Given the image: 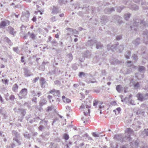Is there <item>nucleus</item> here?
I'll list each match as a JSON object with an SVG mask.
<instances>
[{"label":"nucleus","mask_w":148,"mask_h":148,"mask_svg":"<svg viewBox=\"0 0 148 148\" xmlns=\"http://www.w3.org/2000/svg\"><path fill=\"white\" fill-rule=\"evenodd\" d=\"M148 27V22L147 23H145L144 22L139 19H136L134 21L133 25L131 26L130 28L132 30H134L136 31L137 28L138 27H141L142 26Z\"/></svg>","instance_id":"f257e3e1"},{"label":"nucleus","mask_w":148,"mask_h":148,"mask_svg":"<svg viewBox=\"0 0 148 148\" xmlns=\"http://www.w3.org/2000/svg\"><path fill=\"white\" fill-rule=\"evenodd\" d=\"M48 122L47 121H45L44 120H42L39 122L40 125L38 127V130L39 131H45V129L48 130L49 126L47 125V123Z\"/></svg>","instance_id":"f03ea898"},{"label":"nucleus","mask_w":148,"mask_h":148,"mask_svg":"<svg viewBox=\"0 0 148 148\" xmlns=\"http://www.w3.org/2000/svg\"><path fill=\"white\" fill-rule=\"evenodd\" d=\"M13 135V142H15L18 145H20L21 143L20 140L21 139L20 134L15 130H13L12 132Z\"/></svg>","instance_id":"7ed1b4c3"},{"label":"nucleus","mask_w":148,"mask_h":148,"mask_svg":"<svg viewBox=\"0 0 148 148\" xmlns=\"http://www.w3.org/2000/svg\"><path fill=\"white\" fill-rule=\"evenodd\" d=\"M138 99L140 101H143L148 99V93L145 94L138 93L136 95Z\"/></svg>","instance_id":"20e7f679"},{"label":"nucleus","mask_w":148,"mask_h":148,"mask_svg":"<svg viewBox=\"0 0 148 148\" xmlns=\"http://www.w3.org/2000/svg\"><path fill=\"white\" fill-rule=\"evenodd\" d=\"M90 109L88 110L86 112L84 111V116H82L81 118V120L84 121V123L85 122H88L89 120V116H90Z\"/></svg>","instance_id":"39448f33"},{"label":"nucleus","mask_w":148,"mask_h":148,"mask_svg":"<svg viewBox=\"0 0 148 148\" xmlns=\"http://www.w3.org/2000/svg\"><path fill=\"white\" fill-rule=\"evenodd\" d=\"M91 103V101L90 100L88 99H86L84 103L82 104L80 108L81 109H84L86 107L88 110L90 107Z\"/></svg>","instance_id":"423d86ee"},{"label":"nucleus","mask_w":148,"mask_h":148,"mask_svg":"<svg viewBox=\"0 0 148 148\" xmlns=\"http://www.w3.org/2000/svg\"><path fill=\"white\" fill-rule=\"evenodd\" d=\"M27 89L24 88L22 89L20 91L18 96L20 99L23 98H25L27 94Z\"/></svg>","instance_id":"0eeeda50"},{"label":"nucleus","mask_w":148,"mask_h":148,"mask_svg":"<svg viewBox=\"0 0 148 148\" xmlns=\"http://www.w3.org/2000/svg\"><path fill=\"white\" fill-rule=\"evenodd\" d=\"M29 14V12L27 11L25 14L22 16L21 19L23 22L27 21H28Z\"/></svg>","instance_id":"6e6552de"},{"label":"nucleus","mask_w":148,"mask_h":148,"mask_svg":"<svg viewBox=\"0 0 148 148\" xmlns=\"http://www.w3.org/2000/svg\"><path fill=\"white\" fill-rule=\"evenodd\" d=\"M138 140H136L133 141L130 143V148H136L138 147Z\"/></svg>","instance_id":"1a4fd4ad"},{"label":"nucleus","mask_w":148,"mask_h":148,"mask_svg":"<svg viewBox=\"0 0 148 148\" xmlns=\"http://www.w3.org/2000/svg\"><path fill=\"white\" fill-rule=\"evenodd\" d=\"M40 83L41 84V87L43 88H45V87L46 85L47 84L45 79L42 77L40 78Z\"/></svg>","instance_id":"9d476101"},{"label":"nucleus","mask_w":148,"mask_h":148,"mask_svg":"<svg viewBox=\"0 0 148 148\" xmlns=\"http://www.w3.org/2000/svg\"><path fill=\"white\" fill-rule=\"evenodd\" d=\"M113 18L114 20H113V21L115 22V21H117L118 23L120 24H121L123 22L121 20V18L118 16L115 15L113 16Z\"/></svg>","instance_id":"9b49d317"},{"label":"nucleus","mask_w":148,"mask_h":148,"mask_svg":"<svg viewBox=\"0 0 148 148\" xmlns=\"http://www.w3.org/2000/svg\"><path fill=\"white\" fill-rule=\"evenodd\" d=\"M97 40L95 39H93L88 40L86 43V45L87 46H91L93 45L95 43H96Z\"/></svg>","instance_id":"f8f14e48"},{"label":"nucleus","mask_w":148,"mask_h":148,"mask_svg":"<svg viewBox=\"0 0 148 148\" xmlns=\"http://www.w3.org/2000/svg\"><path fill=\"white\" fill-rule=\"evenodd\" d=\"M49 93L53 94L54 95L56 96L59 97L60 92L59 90H57L55 89H53L49 91Z\"/></svg>","instance_id":"ddd939ff"},{"label":"nucleus","mask_w":148,"mask_h":148,"mask_svg":"<svg viewBox=\"0 0 148 148\" xmlns=\"http://www.w3.org/2000/svg\"><path fill=\"white\" fill-rule=\"evenodd\" d=\"M9 25V22L8 21H2L0 23V28H3L7 25Z\"/></svg>","instance_id":"4468645a"},{"label":"nucleus","mask_w":148,"mask_h":148,"mask_svg":"<svg viewBox=\"0 0 148 148\" xmlns=\"http://www.w3.org/2000/svg\"><path fill=\"white\" fill-rule=\"evenodd\" d=\"M101 23L103 24H105L108 21V17L106 16H102L101 17Z\"/></svg>","instance_id":"2eb2a0df"},{"label":"nucleus","mask_w":148,"mask_h":148,"mask_svg":"<svg viewBox=\"0 0 148 148\" xmlns=\"http://www.w3.org/2000/svg\"><path fill=\"white\" fill-rule=\"evenodd\" d=\"M114 138L121 141H123L124 139L122 134L116 135L114 136Z\"/></svg>","instance_id":"dca6fc26"},{"label":"nucleus","mask_w":148,"mask_h":148,"mask_svg":"<svg viewBox=\"0 0 148 148\" xmlns=\"http://www.w3.org/2000/svg\"><path fill=\"white\" fill-rule=\"evenodd\" d=\"M50 133L49 132H48L46 133H42L41 135V136L45 140H48V137L47 136H48L49 135Z\"/></svg>","instance_id":"f3484780"},{"label":"nucleus","mask_w":148,"mask_h":148,"mask_svg":"<svg viewBox=\"0 0 148 148\" xmlns=\"http://www.w3.org/2000/svg\"><path fill=\"white\" fill-rule=\"evenodd\" d=\"M16 109L14 108V110L15 111V112H17L21 113L23 116H24L26 113V112L25 110L23 109H18L17 110H15Z\"/></svg>","instance_id":"a211bd4d"},{"label":"nucleus","mask_w":148,"mask_h":148,"mask_svg":"<svg viewBox=\"0 0 148 148\" xmlns=\"http://www.w3.org/2000/svg\"><path fill=\"white\" fill-rule=\"evenodd\" d=\"M114 11V8H106L104 10L105 13L107 14H110Z\"/></svg>","instance_id":"6ab92c4d"},{"label":"nucleus","mask_w":148,"mask_h":148,"mask_svg":"<svg viewBox=\"0 0 148 148\" xmlns=\"http://www.w3.org/2000/svg\"><path fill=\"white\" fill-rule=\"evenodd\" d=\"M132 140V139L130 137V135H126L124 138L123 141L125 142L130 141Z\"/></svg>","instance_id":"aec40b11"},{"label":"nucleus","mask_w":148,"mask_h":148,"mask_svg":"<svg viewBox=\"0 0 148 148\" xmlns=\"http://www.w3.org/2000/svg\"><path fill=\"white\" fill-rule=\"evenodd\" d=\"M141 1L142 7L145 9H148V7H145V6L147 5L148 4V3L146 2L144 0H141Z\"/></svg>","instance_id":"412c9836"},{"label":"nucleus","mask_w":148,"mask_h":148,"mask_svg":"<svg viewBox=\"0 0 148 148\" xmlns=\"http://www.w3.org/2000/svg\"><path fill=\"white\" fill-rule=\"evenodd\" d=\"M47 102L46 99L44 98H42L40 100V105L42 106L43 105L45 104Z\"/></svg>","instance_id":"4be33fe9"},{"label":"nucleus","mask_w":148,"mask_h":148,"mask_svg":"<svg viewBox=\"0 0 148 148\" xmlns=\"http://www.w3.org/2000/svg\"><path fill=\"white\" fill-rule=\"evenodd\" d=\"M125 132L127 134V135H130L133 133V131L131 128H128L125 130Z\"/></svg>","instance_id":"5701e85b"},{"label":"nucleus","mask_w":148,"mask_h":148,"mask_svg":"<svg viewBox=\"0 0 148 148\" xmlns=\"http://www.w3.org/2000/svg\"><path fill=\"white\" fill-rule=\"evenodd\" d=\"M102 102H101L99 101H97L96 100H94L93 101V106H95V108L97 107V105H99V106L100 104H102Z\"/></svg>","instance_id":"b1692460"},{"label":"nucleus","mask_w":148,"mask_h":148,"mask_svg":"<svg viewBox=\"0 0 148 148\" xmlns=\"http://www.w3.org/2000/svg\"><path fill=\"white\" fill-rule=\"evenodd\" d=\"M58 8L56 7H53L52 12V14H56L59 12Z\"/></svg>","instance_id":"393cba45"},{"label":"nucleus","mask_w":148,"mask_h":148,"mask_svg":"<svg viewBox=\"0 0 148 148\" xmlns=\"http://www.w3.org/2000/svg\"><path fill=\"white\" fill-rule=\"evenodd\" d=\"M24 73L25 75L26 76V77H27L31 76V74L30 73V72L28 70L26 69H24Z\"/></svg>","instance_id":"a878e982"},{"label":"nucleus","mask_w":148,"mask_h":148,"mask_svg":"<svg viewBox=\"0 0 148 148\" xmlns=\"http://www.w3.org/2000/svg\"><path fill=\"white\" fill-rule=\"evenodd\" d=\"M132 42L136 46L138 45L140 43V39L138 38H137L134 40Z\"/></svg>","instance_id":"bb28decb"},{"label":"nucleus","mask_w":148,"mask_h":148,"mask_svg":"<svg viewBox=\"0 0 148 148\" xmlns=\"http://www.w3.org/2000/svg\"><path fill=\"white\" fill-rule=\"evenodd\" d=\"M96 43V48L97 49H101L103 47V45L100 42H97Z\"/></svg>","instance_id":"cd10ccee"},{"label":"nucleus","mask_w":148,"mask_h":148,"mask_svg":"<svg viewBox=\"0 0 148 148\" xmlns=\"http://www.w3.org/2000/svg\"><path fill=\"white\" fill-rule=\"evenodd\" d=\"M116 89L118 92H121L123 89V88L121 85H117L116 87Z\"/></svg>","instance_id":"c85d7f7f"},{"label":"nucleus","mask_w":148,"mask_h":148,"mask_svg":"<svg viewBox=\"0 0 148 148\" xmlns=\"http://www.w3.org/2000/svg\"><path fill=\"white\" fill-rule=\"evenodd\" d=\"M66 60L68 61H71L73 59V56L71 54H69L66 56Z\"/></svg>","instance_id":"c756f323"},{"label":"nucleus","mask_w":148,"mask_h":148,"mask_svg":"<svg viewBox=\"0 0 148 148\" xmlns=\"http://www.w3.org/2000/svg\"><path fill=\"white\" fill-rule=\"evenodd\" d=\"M17 145L15 142H13L10 145L7 146V148H14L16 145Z\"/></svg>","instance_id":"7c9ffc66"},{"label":"nucleus","mask_w":148,"mask_h":148,"mask_svg":"<svg viewBox=\"0 0 148 148\" xmlns=\"http://www.w3.org/2000/svg\"><path fill=\"white\" fill-rule=\"evenodd\" d=\"M8 30L9 32L10 33V34H12V35H14L15 33L14 32V29L13 28H12V27H11L10 26H9L8 27Z\"/></svg>","instance_id":"2f4dec72"},{"label":"nucleus","mask_w":148,"mask_h":148,"mask_svg":"<svg viewBox=\"0 0 148 148\" xmlns=\"http://www.w3.org/2000/svg\"><path fill=\"white\" fill-rule=\"evenodd\" d=\"M143 36L145 40L146 39H148V31H145L144 32L143 34Z\"/></svg>","instance_id":"473e14b6"},{"label":"nucleus","mask_w":148,"mask_h":148,"mask_svg":"<svg viewBox=\"0 0 148 148\" xmlns=\"http://www.w3.org/2000/svg\"><path fill=\"white\" fill-rule=\"evenodd\" d=\"M91 55V53L88 50H87L84 54V56L86 58L90 57Z\"/></svg>","instance_id":"72a5a7b5"},{"label":"nucleus","mask_w":148,"mask_h":148,"mask_svg":"<svg viewBox=\"0 0 148 148\" xmlns=\"http://www.w3.org/2000/svg\"><path fill=\"white\" fill-rule=\"evenodd\" d=\"M24 136L25 138L29 139L31 137V135L30 134L28 133L27 132H26L24 134Z\"/></svg>","instance_id":"f704fd0d"},{"label":"nucleus","mask_w":148,"mask_h":148,"mask_svg":"<svg viewBox=\"0 0 148 148\" xmlns=\"http://www.w3.org/2000/svg\"><path fill=\"white\" fill-rule=\"evenodd\" d=\"M130 8L132 10H136L138 9V7L136 4H133L131 6Z\"/></svg>","instance_id":"c9c22d12"},{"label":"nucleus","mask_w":148,"mask_h":148,"mask_svg":"<svg viewBox=\"0 0 148 148\" xmlns=\"http://www.w3.org/2000/svg\"><path fill=\"white\" fill-rule=\"evenodd\" d=\"M4 39L5 42L8 43V44L10 46H11L12 43L11 42L10 40L8 38L5 37Z\"/></svg>","instance_id":"e433bc0d"},{"label":"nucleus","mask_w":148,"mask_h":148,"mask_svg":"<svg viewBox=\"0 0 148 148\" xmlns=\"http://www.w3.org/2000/svg\"><path fill=\"white\" fill-rule=\"evenodd\" d=\"M18 88V86L17 85V84H15L13 85L12 89V90L16 92L17 91Z\"/></svg>","instance_id":"4c0bfd02"},{"label":"nucleus","mask_w":148,"mask_h":148,"mask_svg":"<svg viewBox=\"0 0 148 148\" xmlns=\"http://www.w3.org/2000/svg\"><path fill=\"white\" fill-rule=\"evenodd\" d=\"M131 14L130 13H128L124 15V18L126 20H128L130 17Z\"/></svg>","instance_id":"58836bf2"},{"label":"nucleus","mask_w":148,"mask_h":148,"mask_svg":"<svg viewBox=\"0 0 148 148\" xmlns=\"http://www.w3.org/2000/svg\"><path fill=\"white\" fill-rule=\"evenodd\" d=\"M28 34L29 35L30 37L32 39H34L35 37L36 36V35L33 33H30V32H29L28 33Z\"/></svg>","instance_id":"ea45409f"},{"label":"nucleus","mask_w":148,"mask_h":148,"mask_svg":"<svg viewBox=\"0 0 148 148\" xmlns=\"http://www.w3.org/2000/svg\"><path fill=\"white\" fill-rule=\"evenodd\" d=\"M57 144L51 143L49 147L50 148H57Z\"/></svg>","instance_id":"a19ab883"},{"label":"nucleus","mask_w":148,"mask_h":148,"mask_svg":"<svg viewBox=\"0 0 148 148\" xmlns=\"http://www.w3.org/2000/svg\"><path fill=\"white\" fill-rule=\"evenodd\" d=\"M138 70L140 72H144L145 70V68L143 66H140Z\"/></svg>","instance_id":"79ce46f5"},{"label":"nucleus","mask_w":148,"mask_h":148,"mask_svg":"<svg viewBox=\"0 0 148 148\" xmlns=\"http://www.w3.org/2000/svg\"><path fill=\"white\" fill-rule=\"evenodd\" d=\"M128 101L130 103L132 104V105H135V103H134V101L131 99L130 97H129V98Z\"/></svg>","instance_id":"37998d69"},{"label":"nucleus","mask_w":148,"mask_h":148,"mask_svg":"<svg viewBox=\"0 0 148 148\" xmlns=\"http://www.w3.org/2000/svg\"><path fill=\"white\" fill-rule=\"evenodd\" d=\"M86 73L82 72H80L79 74V76L80 77H82V76L84 77L86 75Z\"/></svg>","instance_id":"c03bdc74"},{"label":"nucleus","mask_w":148,"mask_h":148,"mask_svg":"<svg viewBox=\"0 0 148 148\" xmlns=\"http://www.w3.org/2000/svg\"><path fill=\"white\" fill-rule=\"evenodd\" d=\"M142 56L143 58L145 59H148L147 54L145 52H143V54H142Z\"/></svg>","instance_id":"a18cd8bd"},{"label":"nucleus","mask_w":148,"mask_h":148,"mask_svg":"<svg viewBox=\"0 0 148 148\" xmlns=\"http://www.w3.org/2000/svg\"><path fill=\"white\" fill-rule=\"evenodd\" d=\"M120 62L118 60H115L114 61L111 62V64H119Z\"/></svg>","instance_id":"49530a36"},{"label":"nucleus","mask_w":148,"mask_h":148,"mask_svg":"<svg viewBox=\"0 0 148 148\" xmlns=\"http://www.w3.org/2000/svg\"><path fill=\"white\" fill-rule=\"evenodd\" d=\"M131 52L130 51H128L127 52V53L125 54V57L127 59H129V58L130 56Z\"/></svg>","instance_id":"de8ad7c7"},{"label":"nucleus","mask_w":148,"mask_h":148,"mask_svg":"<svg viewBox=\"0 0 148 148\" xmlns=\"http://www.w3.org/2000/svg\"><path fill=\"white\" fill-rule=\"evenodd\" d=\"M63 138L65 140H68L69 138V136L68 134L65 133L63 135Z\"/></svg>","instance_id":"09e8293b"},{"label":"nucleus","mask_w":148,"mask_h":148,"mask_svg":"<svg viewBox=\"0 0 148 148\" xmlns=\"http://www.w3.org/2000/svg\"><path fill=\"white\" fill-rule=\"evenodd\" d=\"M124 8V7L123 6H121L118 7L117 10V12H120L121 10Z\"/></svg>","instance_id":"8fccbe9b"},{"label":"nucleus","mask_w":148,"mask_h":148,"mask_svg":"<svg viewBox=\"0 0 148 148\" xmlns=\"http://www.w3.org/2000/svg\"><path fill=\"white\" fill-rule=\"evenodd\" d=\"M54 72L55 74H59L60 73V70L58 68L55 69L54 70Z\"/></svg>","instance_id":"3c124183"},{"label":"nucleus","mask_w":148,"mask_h":148,"mask_svg":"<svg viewBox=\"0 0 148 148\" xmlns=\"http://www.w3.org/2000/svg\"><path fill=\"white\" fill-rule=\"evenodd\" d=\"M124 48V45L122 44L119 47V50L120 52H121Z\"/></svg>","instance_id":"603ef678"},{"label":"nucleus","mask_w":148,"mask_h":148,"mask_svg":"<svg viewBox=\"0 0 148 148\" xmlns=\"http://www.w3.org/2000/svg\"><path fill=\"white\" fill-rule=\"evenodd\" d=\"M121 109L119 107L117 108H116L115 110H113V112L115 113V114H116V111L118 112V113H119V112L121 111Z\"/></svg>","instance_id":"864d4df0"},{"label":"nucleus","mask_w":148,"mask_h":148,"mask_svg":"<svg viewBox=\"0 0 148 148\" xmlns=\"http://www.w3.org/2000/svg\"><path fill=\"white\" fill-rule=\"evenodd\" d=\"M57 19L56 18L55 16H53L50 18V21L52 22H53L56 21Z\"/></svg>","instance_id":"5fc2aeb1"},{"label":"nucleus","mask_w":148,"mask_h":148,"mask_svg":"<svg viewBox=\"0 0 148 148\" xmlns=\"http://www.w3.org/2000/svg\"><path fill=\"white\" fill-rule=\"evenodd\" d=\"M121 148H130V147L128 145H125L122 146Z\"/></svg>","instance_id":"6e6d98bb"},{"label":"nucleus","mask_w":148,"mask_h":148,"mask_svg":"<svg viewBox=\"0 0 148 148\" xmlns=\"http://www.w3.org/2000/svg\"><path fill=\"white\" fill-rule=\"evenodd\" d=\"M51 43L55 46H56L57 45V42L54 40H53L52 41Z\"/></svg>","instance_id":"4d7b16f0"},{"label":"nucleus","mask_w":148,"mask_h":148,"mask_svg":"<svg viewBox=\"0 0 148 148\" xmlns=\"http://www.w3.org/2000/svg\"><path fill=\"white\" fill-rule=\"evenodd\" d=\"M52 97H52L51 95H49L48 96V98L49 100V101H50V102H51V101L52 102H53L54 101L52 99Z\"/></svg>","instance_id":"13d9d810"},{"label":"nucleus","mask_w":148,"mask_h":148,"mask_svg":"<svg viewBox=\"0 0 148 148\" xmlns=\"http://www.w3.org/2000/svg\"><path fill=\"white\" fill-rule=\"evenodd\" d=\"M70 102L71 100L68 98H66V99L64 100V102L65 103H69Z\"/></svg>","instance_id":"bf43d9fd"},{"label":"nucleus","mask_w":148,"mask_h":148,"mask_svg":"<svg viewBox=\"0 0 148 148\" xmlns=\"http://www.w3.org/2000/svg\"><path fill=\"white\" fill-rule=\"evenodd\" d=\"M67 29L68 30H69L70 32V33H69L68 34V35H70L71 34V33H72L73 31V29L70 28H68Z\"/></svg>","instance_id":"052dcab7"},{"label":"nucleus","mask_w":148,"mask_h":148,"mask_svg":"<svg viewBox=\"0 0 148 148\" xmlns=\"http://www.w3.org/2000/svg\"><path fill=\"white\" fill-rule=\"evenodd\" d=\"M132 58L133 59L135 60V61H136L138 59L137 56L136 54H134V55H133L132 56Z\"/></svg>","instance_id":"680f3d73"},{"label":"nucleus","mask_w":148,"mask_h":148,"mask_svg":"<svg viewBox=\"0 0 148 148\" xmlns=\"http://www.w3.org/2000/svg\"><path fill=\"white\" fill-rule=\"evenodd\" d=\"M15 99L14 96L13 95H11L10 97V99L11 100L13 101Z\"/></svg>","instance_id":"e2e57ef3"},{"label":"nucleus","mask_w":148,"mask_h":148,"mask_svg":"<svg viewBox=\"0 0 148 148\" xmlns=\"http://www.w3.org/2000/svg\"><path fill=\"white\" fill-rule=\"evenodd\" d=\"M39 77H36V78H35L33 80V83H35L39 79Z\"/></svg>","instance_id":"0e129e2a"},{"label":"nucleus","mask_w":148,"mask_h":148,"mask_svg":"<svg viewBox=\"0 0 148 148\" xmlns=\"http://www.w3.org/2000/svg\"><path fill=\"white\" fill-rule=\"evenodd\" d=\"M13 50L15 52L18 53V47H14L13 48Z\"/></svg>","instance_id":"69168bd1"},{"label":"nucleus","mask_w":148,"mask_h":148,"mask_svg":"<svg viewBox=\"0 0 148 148\" xmlns=\"http://www.w3.org/2000/svg\"><path fill=\"white\" fill-rule=\"evenodd\" d=\"M122 38L121 35L118 36L116 37V40H120Z\"/></svg>","instance_id":"338daca9"},{"label":"nucleus","mask_w":148,"mask_h":148,"mask_svg":"<svg viewBox=\"0 0 148 148\" xmlns=\"http://www.w3.org/2000/svg\"><path fill=\"white\" fill-rule=\"evenodd\" d=\"M134 87L136 88H137L139 86V84L138 82H137L134 85Z\"/></svg>","instance_id":"774afa93"}]
</instances>
